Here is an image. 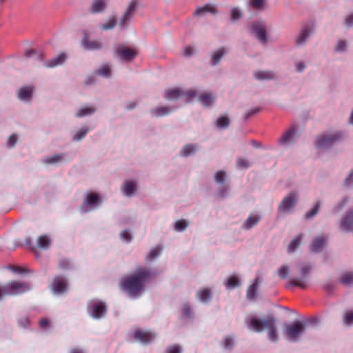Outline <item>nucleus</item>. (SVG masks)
Wrapping results in <instances>:
<instances>
[{"label": "nucleus", "mask_w": 353, "mask_h": 353, "mask_svg": "<svg viewBox=\"0 0 353 353\" xmlns=\"http://www.w3.org/2000/svg\"><path fill=\"white\" fill-rule=\"evenodd\" d=\"M245 323L248 329L256 332H261L266 328L268 330V339L272 342L277 341L276 319L273 316H269L263 319L251 317L250 319H246Z\"/></svg>", "instance_id": "f03ea898"}, {"label": "nucleus", "mask_w": 353, "mask_h": 353, "mask_svg": "<svg viewBox=\"0 0 353 353\" xmlns=\"http://www.w3.org/2000/svg\"><path fill=\"white\" fill-rule=\"evenodd\" d=\"M183 94L185 95L189 99H192L196 96V91H194L193 90H188L185 91V92H182L181 90H180L179 89L174 88V89L168 90L165 92V97L167 99L172 100V99H178L179 97H181Z\"/></svg>", "instance_id": "0eeeda50"}, {"label": "nucleus", "mask_w": 353, "mask_h": 353, "mask_svg": "<svg viewBox=\"0 0 353 353\" xmlns=\"http://www.w3.org/2000/svg\"><path fill=\"white\" fill-rule=\"evenodd\" d=\"M118 57L123 61H130L137 54L135 50L127 47H122L116 50Z\"/></svg>", "instance_id": "f8f14e48"}, {"label": "nucleus", "mask_w": 353, "mask_h": 353, "mask_svg": "<svg viewBox=\"0 0 353 353\" xmlns=\"http://www.w3.org/2000/svg\"><path fill=\"white\" fill-rule=\"evenodd\" d=\"M155 336L149 330H136L134 333V339L142 343L147 344L152 341Z\"/></svg>", "instance_id": "6e6552de"}, {"label": "nucleus", "mask_w": 353, "mask_h": 353, "mask_svg": "<svg viewBox=\"0 0 353 353\" xmlns=\"http://www.w3.org/2000/svg\"><path fill=\"white\" fill-rule=\"evenodd\" d=\"M345 24L347 27H351L353 25V14L347 16L345 18Z\"/></svg>", "instance_id": "774afa93"}, {"label": "nucleus", "mask_w": 353, "mask_h": 353, "mask_svg": "<svg viewBox=\"0 0 353 353\" xmlns=\"http://www.w3.org/2000/svg\"><path fill=\"white\" fill-rule=\"evenodd\" d=\"M319 208L320 202L318 201L315 203V205L312 207L311 210H310L305 214V219H310L313 218L319 212Z\"/></svg>", "instance_id": "e433bc0d"}, {"label": "nucleus", "mask_w": 353, "mask_h": 353, "mask_svg": "<svg viewBox=\"0 0 353 353\" xmlns=\"http://www.w3.org/2000/svg\"><path fill=\"white\" fill-rule=\"evenodd\" d=\"M165 353H181V350L178 345H172L167 347Z\"/></svg>", "instance_id": "13d9d810"}, {"label": "nucleus", "mask_w": 353, "mask_h": 353, "mask_svg": "<svg viewBox=\"0 0 353 353\" xmlns=\"http://www.w3.org/2000/svg\"><path fill=\"white\" fill-rule=\"evenodd\" d=\"M30 287L28 283L12 281L3 285L4 294L14 296L28 292Z\"/></svg>", "instance_id": "7ed1b4c3"}, {"label": "nucleus", "mask_w": 353, "mask_h": 353, "mask_svg": "<svg viewBox=\"0 0 353 353\" xmlns=\"http://www.w3.org/2000/svg\"><path fill=\"white\" fill-rule=\"evenodd\" d=\"M116 25V18L115 17H112L108 20L106 23H104L101 26V28L103 30H108L112 29Z\"/></svg>", "instance_id": "79ce46f5"}, {"label": "nucleus", "mask_w": 353, "mask_h": 353, "mask_svg": "<svg viewBox=\"0 0 353 353\" xmlns=\"http://www.w3.org/2000/svg\"><path fill=\"white\" fill-rule=\"evenodd\" d=\"M181 315L184 318H190L192 316V310L190 306L185 303L183 305L182 309H181Z\"/></svg>", "instance_id": "a18cd8bd"}, {"label": "nucleus", "mask_w": 353, "mask_h": 353, "mask_svg": "<svg viewBox=\"0 0 353 353\" xmlns=\"http://www.w3.org/2000/svg\"><path fill=\"white\" fill-rule=\"evenodd\" d=\"M67 59V55L65 53H61L56 57L48 61L45 65L47 68H54L62 64Z\"/></svg>", "instance_id": "a211bd4d"}, {"label": "nucleus", "mask_w": 353, "mask_h": 353, "mask_svg": "<svg viewBox=\"0 0 353 353\" xmlns=\"http://www.w3.org/2000/svg\"><path fill=\"white\" fill-rule=\"evenodd\" d=\"M155 274L150 269L139 267L135 272L122 279L120 285L123 291L132 296H138L147 281L154 278Z\"/></svg>", "instance_id": "f257e3e1"}, {"label": "nucleus", "mask_w": 353, "mask_h": 353, "mask_svg": "<svg viewBox=\"0 0 353 353\" xmlns=\"http://www.w3.org/2000/svg\"><path fill=\"white\" fill-rule=\"evenodd\" d=\"M32 89L31 87L26 86L18 91V97L21 100L30 101L32 97Z\"/></svg>", "instance_id": "393cba45"}, {"label": "nucleus", "mask_w": 353, "mask_h": 353, "mask_svg": "<svg viewBox=\"0 0 353 353\" xmlns=\"http://www.w3.org/2000/svg\"><path fill=\"white\" fill-rule=\"evenodd\" d=\"M88 132V128H81L77 132V134L74 136L73 140L74 141H79V140H81V139H83L86 135Z\"/></svg>", "instance_id": "3c124183"}, {"label": "nucleus", "mask_w": 353, "mask_h": 353, "mask_svg": "<svg viewBox=\"0 0 353 353\" xmlns=\"http://www.w3.org/2000/svg\"><path fill=\"white\" fill-rule=\"evenodd\" d=\"M106 305L103 302L95 303L92 306V316L95 319H99L106 313Z\"/></svg>", "instance_id": "f3484780"}, {"label": "nucleus", "mask_w": 353, "mask_h": 353, "mask_svg": "<svg viewBox=\"0 0 353 353\" xmlns=\"http://www.w3.org/2000/svg\"><path fill=\"white\" fill-rule=\"evenodd\" d=\"M171 109L167 106L158 107L152 110L151 113L156 117H160L168 115L170 113Z\"/></svg>", "instance_id": "c756f323"}, {"label": "nucleus", "mask_w": 353, "mask_h": 353, "mask_svg": "<svg viewBox=\"0 0 353 353\" xmlns=\"http://www.w3.org/2000/svg\"><path fill=\"white\" fill-rule=\"evenodd\" d=\"M301 240V234L296 236L288 245V250L289 252H294L299 245Z\"/></svg>", "instance_id": "c9c22d12"}, {"label": "nucleus", "mask_w": 353, "mask_h": 353, "mask_svg": "<svg viewBox=\"0 0 353 353\" xmlns=\"http://www.w3.org/2000/svg\"><path fill=\"white\" fill-rule=\"evenodd\" d=\"M240 285V281L236 276H231L228 279L226 286L229 289L234 288Z\"/></svg>", "instance_id": "4c0bfd02"}, {"label": "nucleus", "mask_w": 353, "mask_h": 353, "mask_svg": "<svg viewBox=\"0 0 353 353\" xmlns=\"http://www.w3.org/2000/svg\"><path fill=\"white\" fill-rule=\"evenodd\" d=\"M205 12H210L214 14L217 12V10L214 6L206 4L202 7L198 8L194 14L195 15H203Z\"/></svg>", "instance_id": "a878e982"}, {"label": "nucleus", "mask_w": 353, "mask_h": 353, "mask_svg": "<svg viewBox=\"0 0 353 353\" xmlns=\"http://www.w3.org/2000/svg\"><path fill=\"white\" fill-rule=\"evenodd\" d=\"M137 9V4L134 1H132L128 7L127 8L123 15L121 17L119 25L122 28H125L128 25V21L130 20Z\"/></svg>", "instance_id": "1a4fd4ad"}, {"label": "nucleus", "mask_w": 353, "mask_h": 353, "mask_svg": "<svg viewBox=\"0 0 353 353\" xmlns=\"http://www.w3.org/2000/svg\"><path fill=\"white\" fill-rule=\"evenodd\" d=\"M135 190V184L133 182L129 181L125 183L124 194L126 196H131Z\"/></svg>", "instance_id": "ea45409f"}, {"label": "nucleus", "mask_w": 353, "mask_h": 353, "mask_svg": "<svg viewBox=\"0 0 353 353\" xmlns=\"http://www.w3.org/2000/svg\"><path fill=\"white\" fill-rule=\"evenodd\" d=\"M199 101L205 107L210 106L215 101L212 93H205L199 97Z\"/></svg>", "instance_id": "b1692460"}, {"label": "nucleus", "mask_w": 353, "mask_h": 353, "mask_svg": "<svg viewBox=\"0 0 353 353\" xmlns=\"http://www.w3.org/2000/svg\"><path fill=\"white\" fill-rule=\"evenodd\" d=\"M82 47L87 50H100L103 47L102 43L99 40H90L87 34H85L81 40Z\"/></svg>", "instance_id": "9b49d317"}, {"label": "nucleus", "mask_w": 353, "mask_h": 353, "mask_svg": "<svg viewBox=\"0 0 353 353\" xmlns=\"http://www.w3.org/2000/svg\"><path fill=\"white\" fill-rule=\"evenodd\" d=\"M188 222L184 219L176 221L174 224V230L179 232L183 231L188 227Z\"/></svg>", "instance_id": "a19ab883"}, {"label": "nucleus", "mask_w": 353, "mask_h": 353, "mask_svg": "<svg viewBox=\"0 0 353 353\" xmlns=\"http://www.w3.org/2000/svg\"><path fill=\"white\" fill-rule=\"evenodd\" d=\"M259 111V108H252V110H250L249 112H248L245 114V119H248L250 117H251L252 116H253L255 114H256Z\"/></svg>", "instance_id": "69168bd1"}, {"label": "nucleus", "mask_w": 353, "mask_h": 353, "mask_svg": "<svg viewBox=\"0 0 353 353\" xmlns=\"http://www.w3.org/2000/svg\"><path fill=\"white\" fill-rule=\"evenodd\" d=\"M62 155L55 154L52 157H47L44 161L46 163H56L59 162L62 159Z\"/></svg>", "instance_id": "8fccbe9b"}, {"label": "nucleus", "mask_w": 353, "mask_h": 353, "mask_svg": "<svg viewBox=\"0 0 353 353\" xmlns=\"http://www.w3.org/2000/svg\"><path fill=\"white\" fill-rule=\"evenodd\" d=\"M295 127L291 126L279 139L281 145H289L293 143L295 137Z\"/></svg>", "instance_id": "2eb2a0df"}, {"label": "nucleus", "mask_w": 353, "mask_h": 353, "mask_svg": "<svg viewBox=\"0 0 353 353\" xmlns=\"http://www.w3.org/2000/svg\"><path fill=\"white\" fill-rule=\"evenodd\" d=\"M121 237L123 239H124L125 241H126L127 242H130L132 240V236H131L130 233L126 230L121 232Z\"/></svg>", "instance_id": "680f3d73"}, {"label": "nucleus", "mask_w": 353, "mask_h": 353, "mask_svg": "<svg viewBox=\"0 0 353 353\" xmlns=\"http://www.w3.org/2000/svg\"><path fill=\"white\" fill-rule=\"evenodd\" d=\"M343 321L347 325H351L353 324V311H349L345 313Z\"/></svg>", "instance_id": "603ef678"}, {"label": "nucleus", "mask_w": 353, "mask_h": 353, "mask_svg": "<svg viewBox=\"0 0 353 353\" xmlns=\"http://www.w3.org/2000/svg\"><path fill=\"white\" fill-rule=\"evenodd\" d=\"M257 80H270L276 77V74L271 71H257L254 74Z\"/></svg>", "instance_id": "4be33fe9"}, {"label": "nucleus", "mask_w": 353, "mask_h": 353, "mask_svg": "<svg viewBox=\"0 0 353 353\" xmlns=\"http://www.w3.org/2000/svg\"><path fill=\"white\" fill-rule=\"evenodd\" d=\"M97 73L100 75L104 76V77H110L111 73V70L109 65H103L99 70L97 71Z\"/></svg>", "instance_id": "09e8293b"}, {"label": "nucleus", "mask_w": 353, "mask_h": 353, "mask_svg": "<svg viewBox=\"0 0 353 353\" xmlns=\"http://www.w3.org/2000/svg\"><path fill=\"white\" fill-rule=\"evenodd\" d=\"M105 0H94L90 8V11L92 13L101 12L105 9Z\"/></svg>", "instance_id": "412c9836"}, {"label": "nucleus", "mask_w": 353, "mask_h": 353, "mask_svg": "<svg viewBox=\"0 0 353 353\" xmlns=\"http://www.w3.org/2000/svg\"><path fill=\"white\" fill-rule=\"evenodd\" d=\"M288 285H293V286H296V287H299L301 288H304L305 287V283L304 281H303L299 279L292 278L288 281Z\"/></svg>", "instance_id": "37998d69"}, {"label": "nucleus", "mask_w": 353, "mask_h": 353, "mask_svg": "<svg viewBox=\"0 0 353 353\" xmlns=\"http://www.w3.org/2000/svg\"><path fill=\"white\" fill-rule=\"evenodd\" d=\"M312 32V27L307 26L304 27L299 35L296 43L299 45L303 44Z\"/></svg>", "instance_id": "aec40b11"}, {"label": "nucleus", "mask_w": 353, "mask_h": 353, "mask_svg": "<svg viewBox=\"0 0 353 353\" xmlns=\"http://www.w3.org/2000/svg\"><path fill=\"white\" fill-rule=\"evenodd\" d=\"M58 267L61 270H68L71 267L70 261L65 258L61 259L58 263Z\"/></svg>", "instance_id": "c03bdc74"}, {"label": "nucleus", "mask_w": 353, "mask_h": 353, "mask_svg": "<svg viewBox=\"0 0 353 353\" xmlns=\"http://www.w3.org/2000/svg\"><path fill=\"white\" fill-rule=\"evenodd\" d=\"M99 196L96 193L91 192L87 195V197L84 202L83 203L81 208H83L86 205L94 208L96 205L99 203Z\"/></svg>", "instance_id": "6ab92c4d"}, {"label": "nucleus", "mask_w": 353, "mask_h": 353, "mask_svg": "<svg viewBox=\"0 0 353 353\" xmlns=\"http://www.w3.org/2000/svg\"><path fill=\"white\" fill-rule=\"evenodd\" d=\"M196 148V145L194 144H187L181 149L180 154L186 157L190 154L195 152Z\"/></svg>", "instance_id": "2f4dec72"}, {"label": "nucleus", "mask_w": 353, "mask_h": 353, "mask_svg": "<svg viewBox=\"0 0 353 353\" xmlns=\"http://www.w3.org/2000/svg\"><path fill=\"white\" fill-rule=\"evenodd\" d=\"M51 286L55 292L62 293L67 289V282L63 276H57L54 278Z\"/></svg>", "instance_id": "ddd939ff"}, {"label": "nucleus", "mask_w": 353, "mask_h": 353, "mask_svg": "<svg viewBox=\"0 0 353 353\" xmlns=\"http://www.w3.org/2000/svg\"><path fill=\"white\" fill-rule=\"evenodd\" d=\"M353 183V170L351 171L348 176L345 180V184L347 186L351 185Z\"/></svg>", "instance_id": "338daca9"}, {"label": "nucleus", "mask_w": 353, "mask_h": 353, "mask_svg": "<svg viewBox=\"0 0 353 353\" xmlns=\"http://www.w3.org/2000/svg\"><path fill=\"white\" fill-rule=\"evenodd\" d=\"M18 138L16 134H11L7 140L6 145L9 148H13L17 142Z\"/></svg>", "instance_id": "5fc2aeb1"}, {"label": "nucleus", "mask_w": 353, "mask_h": 353, "mask_svg": "<svg viewBox=\"0 0 353 353\" xmlns=\"http://www.w3.org/2000/svg\"><path fill=\"white\" fill-rule=\"evenodd\" d=\"M340 281L345 285L353 283V272H345L341 276Z\"/></svg>", "instance_id": "72a5a7b5"}, {"label": "nucleus", "mask_w": 353, "mask_h": 353, "mask_svg": "<svg viewBox=\"0 0 353 353\" xmlns=\"http://www.w3.org/2000/svg\"><path fill=\"white\" fill-rule=\"evenodd\" d=\"M343 137L341 132H335L327 135L321 136L316 141V146L319 148L330 147L332 144L342 140Z\"/></svg>", "instance_id": "20e7f679"}, {"label": "nucleus", "mask_w": 353, "mask_h": 353, "mask_svg": "<svg viewBox=\"0 0 353 353\" xmlns=\"http://www.w3.org/2000/svg\"><path fill=\"white\" fill-rule=\"evenodd\" d=\"M234 344L233 339L228 336L223 340L224 347L226 350H230Z\"/></svg>", "instance_id": "bf43d9fd"}, {"label": "nucleus", "mask_w": 353, "mask_h": 353, "mask_svg": "<svg viewBox=\"0 0 353 353\" xmlns=\"http://www.w3.org/2000/svg\"><path fill=\"white\" fill-rule=\"evenodd\" d=\"M96 110V108L92 106L83 107L80 108L77 112L75 116L77 117H83L87 115L92 114Z\"/></svg>", "instance_id": "7c9ffc66"}, {"label": "nucleus", "mask_w": 353, "mask_h": 353, "mask_svg": "<svg viewBox=\"0 0 353 353\" xmlns=\"http://www.w3.org/2000/svg\"><path fill=\"white\" fill-rule=\"evenodd\" d=\"M236 165L240 168L245 169L249 168L251 164L248 160L240 158L237 160Z\"/></svg>", "instance_id": "6e6d98bb"}, {"label": "nucleus", "mask_w": 353, "mask_h": 353, "mask_svg": "<svg viewBox=\"0 0 353 353\" xmlns=\"http://www.w3.org/2000/svg\"><path fill=\"white\" fill-rule=\"evenodd\" d=\"M216 126L219 128H226L230 124V119L227 116H221L216 120Z\"/></svg>", "instance_id": "f704fd0d"}, {"label": "nucleus", "mask_w": 353, "mask_h": 353, "mask_svg": "<svg viewBox=\"0 0 353 353\" xmlns=\"http://www.w3.org/2000/svg\"><path fill=\"white\" fill-rule=\"evenodd\" d=\"M327 242V239L323 235L316 237L310 245V251L312 252H319L322 248L326 246Z\"/></svg>", "instance_id": "4468645a"}, {"label": "nucleus", "mask_w": 353, "mask_h": 353, "mask_svg": "<svg viewBox=\"0 0 353 353\" xmlns=\"http://www.w3.org/2000/svg\"><path fill=\"white\" fill-rule=\"evenodd\" d=\"M161 249L160 248L156 247L150 251L148 254L145 256L146 261H152L157 257L161 253Z\"/></svg>", "instance_id": "58836bf2"}, {"label": "nucleus", "mask_w": 353, "mask_h": 353, "mask_svg": "<svg viewBox=\"0 0 353 353\" xmlns=\"http://www.w3.org/2000/svg\"><path fill=\"white\" fill-rule=\"evenodd\" d=\"M264 0H251L250 6L256 10H261L263 8Z\"/></svg>", "instance_id": "864d4df0"}, {"label": "nucleus", "mask_w": 353, "mask_h": 353, "mask_svg": "<svg viewBox=\"0 0 353 353\" xmlns=\"http://www.w3.org/2000/svg\"><path fill=\"white\" fill-rule=\"evenodd\" d=\"M214 181L218 183H223L225 181V172L220 170L218 171L214 176Z\"/></svg>", "instance_id": "de8ad7c7"}, {"label": "nucleus", "mask_w": 353, "mask_h": 353, "mask_svg": "<svg viewBox=\"0 0 353 353\" xmlns=\"http://www.w3.org/2000/svg\"><path fill=\"white\" fill-rule=\"evenodd\" d=\"M49 325H50V321L48 319L43 318L40 320L39 326L41 329H46Z\"/></svg>", "instance_id": "0e129e2a"}, {"label": "nucleus", "mask_w": 353, "mask_h": 353, "mask_svg": "<svg viewBox=\"0 0 353 353\" xmlns=\"http://www.w3.org/2000/svg\"><path fill=\"white\" fill-rule=\"evenodd\" d=\"M252 32L261 43H265L266 30L263 23L257 22L253 23L252 26Z\"/></svg>", "instance_id": "9d476101"}, {"label": "nucleus", "mask_w": 353, "mask_h": 353, "mask_svg": "<svg viewBox=\"0 0 353 353\" xmlns=\"http://www.w3.org/2000/svg\"><path fill=\"white\" fill-rule=\"evenodd\" d=\"M241 17V12L237 8H232L231 10V19L236 21Z\"/></svg>", "instance_id": "4d7b16f0"}, {"label": "nucleus", "mask_w": 353, "mask_h": 353, "mask_svg": "<svg viewBox=\"0 0 353 353\" xmlns=\"http://www.w3.org/2000/svg\"><path fill=\"white\" fill-rule=\"evenodd\" d=\"M259 283V279L256 278L254 280V283L248 288V289L247 290V294H246L247 298L248 299L254 300L255 299Z\"/></svg>", "instance_id": "cd10ccee"}, {"label": "nucleus", "mask_w": 353, "mask_h": 353, "mask_svg": "<svg viewBox=\"0 0 353 353\" xmlns=\"http://www.w3.org/2000/svg\"><path fill=\"white\" fill-rule=\"evenodd\" d=\"M345 47H346L345 41H343V40L339 41L336 44V50L337 52L343 51L345 49Z\"/></svg>", "instance_id": "e2e57ef3"}, {"label": "nucleus", "mask_w": 353, "mask_h": 353, "mask_svg": "<svg viewBox=\"0 0 353 353\" xmlns=\"http://www.w3.org/2000/svg\"><path fill=\"white\" fill-rule=\"evenodd\" d=\"M261 220L259 215H250L243 223V228L245 230H250L256 225Z\"/></svg>", "instance_id": "5701e85b"}, {"label": "nucleus", "mask_w": 353, "mask_h": 353, "mask_svg": "<svg viewBox=\"0 0 353 353\" xmlns=\"http://www.w3.org/2000/svg\"><path fill=\"white\" fill-rule=\"evenodd\" d=\"M311 270V266L309 265H302L301 268L300 273L302 278L306 276Z\"/></svg>", "instance_id": "052dcab7"}, {"label": "nucleus", "mask_w": 353, "mask_h": 353, "mask_svg": "<svg viewBox=\"0 0 353 353\" xmlns=\"http://www.w3.org/2000/svg\"><path fill=\"white\" fill-rule=\"evenodd\" d=\"M37 245L40 248L46 250L50 245V240L47 235H42L38 238Z\"/></svg>", "instance_id": "473e14b6"}, {"label": "nucleus", "mask_w": 353, "mask_h": 353, "mask_svg": "<svg viewBox=\"0 0 353 353\" xmlns=\"http://www.w3.org/2000/svg\"><path fill=\"white\" fill-rule=\"evenodd\" d=\"M341 228L343 230L353 232V209L349 210L346 216L342 219Z\"/></svg>", "instance_id": "dca6fc26"}, {"label": "nucleus", "mask_w": 353, "mask_h": 353, "mask_svg": "<svg viewBox=\"0 0 353 353\" xmlns=\"http://www.w3.org/2000/svg\"><path fill=\"white\" fill-rule=\"evenodd\" d=\"M196 296L201 302H208L212 299L211 291L208 288L198 291Z\"/></svg>", "instance_id": "bb28decb"}, {"label": "nucleus", "mask_w": 353, "mask_h": 353, "mask_svg": "<svg viewBox=\"0 0 353 353\" xmlns=\"http://www.w3.org/2000/svg\"><path fill=\"white\" fill-rule=\"evenodd\" d=\"M297 202V195L294 192H290L284 197L279 206V210L288 212L295 206Z\"/></svg>", "instance_id": "423d86ee"}, {"label": "nucleus", "mask_w": 353, "mask_h": 353, "mask_svg": "<svg viewBox=\"0 0 353 353\" xmlns=\"http://www.w3.org/2000/svg\"><path fill=\"white\" fill-rule=\"evenodd\" d=\"M305 325L301 322H295L285 326V334L288 339L296 341L305 332Z\"/></svg>", "instance_id": "39448f33"}, {"label": "nucleus", "mask_w": 353, "mask_h": 353, "mask_svg": "<svg viewBox=\"0 0 353 353\" xmlns=\"http://www.w3.org/2000/svg\"><path fill=\"white\" fill-rule=\"evenodd\" d=\"M289 274V268L288 266L283 265L281 266L278 270V274L281 279H285Z\"/></svg>", "instance_id": "49530a36"}, {"label": "nucleus", "mask_w": 353, "mask_h": 353, "mask_svg": "<svg viewBox=\"0 0 353 353\" xmlns=\"http://www.w3.org/2000/svg\"><path fill=\"white\" fill-rule=\"evenodd\" d=\"M225 52L223 48H219L216 52L213 53L211 57V65H215L219 63L221 59L223 57V56L225 54Z\"/></svg>", "instance_id": "c85d7f7f"}]
</instances>
